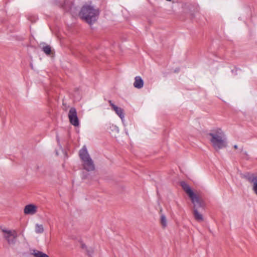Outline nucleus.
<instances>
[{
    "label": "nucleus",
    "instance_id": "nucleus-1",
    "mask_svg": "<svg viewBox=\"0 0 257 257\" xmlns=\"http://www.w3.org/2000/svg\"><path fill=\"white\" fill-rule=\"evenodd\" d=\"M210 141L216 150H219L226 147V139L223 132L219 128L214 129L209 133Z\"/></svg>",
    "mask_w": 257,
    "mask_h": 257
},
{
    "label": "nucleus",
    "instance_id": "nucleus-2",
    "mask_svg": "<svg viewBox=\"0 0 257 257\" xmlns=\"http://www.w3.org/2000/svg\"><path fill=\"white\" fill-rule=\"evenodd\" d=\"M98 14L97 10L89 5L83 6L79 13L80 17L89 24H92L96 21Z\"/></svg>",
    "mask_w": 257,
    "mask_h": 257
},
{
    "label": "nucleus",
    "instance_id": "nucleus-3",
    "mask_svg": "<svg viewBox=\"0 0 257 257\" xmlns=\"http://www.w3.org/2000/svg\"><path fill=\"white\" fill-rule=\"evenodd\" d=\"M79 156L82 161L84 169L87 171H91L94 170L95 166L93 161L90 157L85 146H83L79 151Z\"/></svg>",
    "mask_w": 257,
    "mask_h": 257
},
{
    "label": "nucleus",
    "instance_id": "nucleus-4",
    "mask_svg": "<svg viewBox=\"0 0 257 257\" xmlns=\"http://www.w3.org/2000/svg\"><path fill=\"white\" fill-rule=\"evenodd\" d=\"M2 235L9 245H15L17 242L18 233L15 229L1 228Z\"/></svg>",
    "mask_w": 257,
    "mask_h": 257
},
{
    "label": "nucleus",
    "instance_id": "nucleus-5",
    "mask_svg": "<svg viewBox=\"0 0 257 257\" xmlns=\"http://www.w3.org/2000/svg\"><path fill=\"white\" fill-rule=\"evenodd\" d=\"M181 186L185 191V192L188 195L190 198L192 203L196 207L197 206H201V200L199 197L193 192L190 186L185 183L184 182H181Z\"/></svg>",
    "mask_w": 257,
    "mask_h": 257
},
{
    "label": "nucleus",
    "instance_id": "nucleus-6",
    "mask_svg": "<svg viewBox=\"0 0 257 257\" xmlns=\"http://www.w3.org/2000/svg\"><path fill=\"white\" fill-rule=\"evenodd\" d=\"M181 186L185 191V192L188 195L190 198L192 203L196 207L197 206H201V200L199 197L193 192L190 186L185 183L184 182H181Z\"/></svg>",
    "mask_w": 257,
    "mask_h": 257
},
{
    "label": "nucleus",
    "instance_id": "nucleus-7",
    "mask_svg": "<svg viewBox=\"0 0 257 257\" xmlns=\"http://www.w3.org/2000/svg\"><path fill=\"white\" fill-rule=\"evenodd\" d=\"M68 117L70 122L75 126L79 125V120L77 117L76 109L74 107L70 109L68 113Z\"/></svg>",
    "mask_w": 257,
    "mask_h": 257
},
{
    "label": "nucleus",
    "instance_id": "nucleus-8",
    "mask_svg": "<svg viewBox=\"0 0 257 257\" xmlns=\"http://www.w3.org/2000/svg\"><path fill=\"white\" fill-rule=\"evenodd\" d=\"M108 102L111 106L112 109L115 111L116 114L120 118L122 122H124V110L121 107H118L114 104L111 100H109Z\"/></svg>",
    "mask_w": 257,
    "mask_h": 257
},
{
    "label": "nucleus",
    "instance_id": "nucleus-9",
    "mask_svg": "<svg viewBox=\"0 0 257 257\" xmlns=\"http://www.w3.org/2000/svg\"><path fill=\"white\" fill-rule=\"evenodd\" d=\"M37 212V206L33 204L25 206L24 212L27 215H34Z\"/></svg>",
    "mask_w": 257,
    "mask_h": 257
},
{
    "label": "nucleus",
    "instance_id": "nucleus-10",
    "mask_svg": "<svg viewBox=\"0 0 257 257\" xmlns=\"http://www.w3.org/2000/svg\"><path fill=\"white\" fill-rule=\"evenodd\" d=\"M201 206H195L194 205V209H193V215L196 220H197L198 222H200L203 221V217L202 215L197 210V209L200 207H203V203L201 201Z\"/></svg>",
    "mask_w": 257,
    "mask_h": 257
},
{
    "label": "nucleus",
    "instance_id": "nucleus-11",
    "mask_svg": "<svg viewBox=\"0 0 257 257\" xmlns=\"http://www.w3.org/2000/svg\"><path fill=\"white\" fill-rule=\"evenodd\" d=\"M144 86V81L140 76H136L135 78L134 86L138 89L142 88Z\"/></svg>",
    "mask_w": 257,
    "mask_h": 257
},
{
    "label": "nucleus",
    "instance_id": "nucleus-12",
    "mask_svg": "<svg viewBox=\"0 0 257 257\" xmlns=\"http://www.w3.org/2000/svg\"><path fill=\"white\" fill-rule=\"evenodd\" d=\"M32 254L35 257H49L47 254L37 250H33Z\"/></svg>",
    "mask_w": 257,
    "mask_h": 257
},
{
    "label": "nucleus",
    "instance_id": "nucleus-13",
    "mask_svg": "<svg viewBox=\"0 0 257 257\" xmlns=\"http://www.w3.org/2000/svg\"><path fill=\"white\" fill-rule=\"evenodd\" d=\"M44 231L42 224H36L35 225V232L38 234L42 233Z\"/></svg>",
    "mask_w": 257,
    "mask_h": 257
},
{
    "label": "nucleus",
    "instance_id": "nucleus-14",
    "mask_svg": "<svg viewBox=\"0 0 257 257\" xmlns=\"http://www.w3.org/2000/svg\"><path fill=\"white\" fill-rule=\"evenodd\" d=\"M252 183H253L252 190L257 195V176L252 178Z\"/></svg>",
    "mask_w": 257,
    "mask_h": 257
},
{
    "label": "nucleus",
    "instance_id": "nucleus-15",
    "mask_svg": "<svg viewBox=\"0 0 257 257\" xmlns=\"http://www.w3.org/2000/svg\"><path fill=\"white\" fill-rule=\"evenodd\" d=\"M161 223L163 227H165L167 226V219L166 216L164 214L161 215L160 219Z\"/></svg>",
    "mask_w": 257,
    "mask_h": 257
},
{
    "label": "nucleus",
    "instance_id": "nucleus-16",
    "mask_svg": "<svg viewBox=\"0 0 257 257\" xmlns=\"http://www.w3.org/2000/svg\"><path fill=\"white\" fill-rule=\"evenodd\" d=\"M43 51L47 54L49 55L51 52V48L50 46L47 45L43 47Z\"/></svg>",
    "mask_w": 257,
    "mask_h": 257
},
{
    "label": "nucleus",
    "instance_id": "nucleus-17",
    "mask_svg": "<svg viewBox=\"0 0 257 257\" xmlns=\"http://www.w3.org/2000/svg\"><path fill=\"white\" fill-rule=\"evenodd\" d=\"M109 129L111 131L115 132H116L117 133H118L119 132V128H118V127L116 125H114V124L110 125Z\"/></svg>",
    "mask_w": 257,
    "mask_h": 257
},
{
    "label": "nucleus",
    "instance_id": "nucleus-18",
    "mask_svg": "<svg viewBox=\"0 0 257 257\" xmlns=\"http://www.w3.org/2000/svg\"><path fill=\"white\" fill-rule=\"evenodd\" d=\"M81 247H82V248H86V245H85V244H84V243H82V244H81Z\"/></svg>",
    "mask_w": 257,
    "mask_h": 257
},
{
    "label": "nucleus",
    "instance_id": "nucleus-19",
    "mask_svg": "<svg viewBox=\"0 0 257 257\" xmlns=\"http://www.w3.org/2000/svg\"><path fill=\"white\" fill-rule=\"evenodd\" d=\"M65 3H64L63 4H62V5H61V7H62V8H63L64 9H65Z\"/></svg>",
    "mask_w": 257,
    "mask_h": 257
},
{
    "label": "nucleus",
    "instance_id": "nucleus-20",
    "mask_svg": "<svg viewBox=\"0 0 257 257\" xmlns=\"http://www.w3.org/2000/svg\"><path fill=\"white\" fill-rule=\"evenodd\" d=\"M233 148L235 149H237L238 147H237V146L236 145H234Z\"/></svg>",
    "mask_w": 257,
    "mask_h": 257
},
{
    "label": "nucleus",
    "instance_id": "nucleus-21",
    "mask_svg": "<svg viewBox=\"0 0 257 257\" xmlns=\"http://www.w3.org/2000/svg\"><path fill=\"white\" fill-rule=\"evenodd\" d=\"M240 150V152H241L243 151V148H241Z\"/></svg>",
    "mask_w": 257,
    "mask_h": 257
},
{
    "label": "nucleus",
    "instance_id": "nucleus-22",
    "mask_svg": "<svg viewBox=\"0 0 257 257\" xmlns=\"http://www.w3.org/2000/svg\"><path fill=\"white\" fill-rule=\"evenodd\" d=\"M244 154L246 155V152H244Z\"/></svg>",
    "mask_w": 257,
    "mask_h": 257
}]
</instances>
